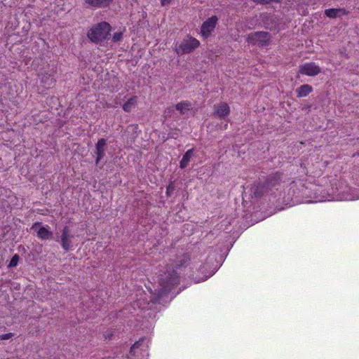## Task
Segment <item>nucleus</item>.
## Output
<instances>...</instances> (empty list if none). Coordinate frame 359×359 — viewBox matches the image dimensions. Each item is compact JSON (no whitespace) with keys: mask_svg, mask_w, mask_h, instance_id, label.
Listing matches in <instances>:
<instances>
[{"mask_svg":"<svg viewBox=\"0 0 359 359\" xmlns=\"http://www.w3.org/2000/svg\"><path fill=\"white\" fill-rule=\"evenodd\" d=\"M200 41L189 35H187L179 43L175 45V51L178 55H184L192 53L199 47Z\"/></svg>","mask_w":359,"mask_h":359,"instance_id":"2","label":"nucleus"},{"mask_svg":"<svg viewBox=\"0 0 359 359\" xmlns=\"http://www.w3.org/2000/svg\"><path fill=\"white\" fill-rule=\"evenodd\" d=\"M122 37H123V32H115L113 34L112 41L114 42H117V41H120L122 39Z\"/></svg>","mask_w":359,"mask_h":359,"instance_id":"20","label":"nucleus"},{"mask_svg":"<svg viewBox=\"0 0 359 359\" xmlns=\"http://www.w3.org/2000/svg\"><path fill=\"white\" fill-rule=\"evenodd\" d=\"M321 72L320 67L315 62H306L299 67L298 74L309 76H315Z\"/></svg>","mask_w":359,"mask_h":359,"instance_id":"6","label":"nucleus"},{"mask_svg":"<svg viewBox=\"0 0 359 359\" xmlns=\"http://www.w3.org/2000/svg\"><path fill=\"white\" fill-rule=\"evenodd\" d=\"M137 103V97L133 96L129 98L123 105V109L126 112H130L135 107Z\"/></svg>","mask_w":359,"mask_h":359,"instance_id":"13","label":"nucleus"},{"mask_svg":"<svg viewBox=\"0 0 359 359\" xmlns=\"http://www.w3.org/2000/svg\"><path fill=\"white\" fill-rule=\"evenodd\" d=\"M278 183V181L277 180H268L266 183V186L267 187H274Z\"/></svg>","mask_w":359,"mask_h":359,"instance_id":"23","label":"nucleus"},{"mask_svg":"<svg viewBox=\"0 0 359 359\" xmlns=\"http://www.w3.org/2000/svg\"><path fill=\"white\" fill-rule=\"evenodd\" d=\"M19 261V256L18 255H15L11 260L10 261V263L8 264L9 267H15L18 265Z\"/></svg>","mask_w":359,"mask_h":359,"instance_id":"19","label":"nucleus"},{"mask_svg":"<svg viewBox=\"0 0 359 359\" xmlns=\"http://www.w3.org/2000/svg\"><path fill=\"white\" fill-rule=\"evenodd\" d=\"M214 114L219 118L226 119L230 114V107L224 102H219L214 106Z\"/></svg>","mask_w":359,"mask_h":359,"instance_id":"7","label":"nucleus"},{"mask_svg":"<svg viewBox=\"0 0 359 359\" xmlns=\"http://www.w3.org/2000/svg\"><path fill=\"white\" fill-rule=\"evenodd\" d=\"M40 226L39 222H35L32 226V229L37 231V236L41 240H48L53 236V233L48 229L44 226L40 227L38 230V226Z\"/></svg>","mask_w":359,"mask_h":359,"instance_id":"9","label":"nucleus"},{"mask_svg":"<svg viewBox=\"0 0 359 359\" xmlns=\"http://www.w3.org/2000/svg\"><path fill=\"white\" fill-rule=\"evenodd\" d=\"M91 7L106 8L109 6L114 0H84Z\"/></svg>","mask_w":359,"mask_h":359,"instance_id":"11","label":"nucleus"},{"mask_svg":"<svg viewBox=\"0 0 359 359\" xmlns=\"http://www.w3.org/2000/svg\"><path fill=\"white\" fill-rule=\"evenodd\" d=\"M192 156L193 149H189L185 153L180 163V166L181 168H184L185 167L187 166Z\"/></svg>","mask_w":359,"mask_h":359,"instance_id":"15","label":"nucleus"},{"mask_svg":"<svg viewBox=\"0 0 359 359\" xmlns=\"http://www.w3.org/2000/svg\"><path fill=\"white\" fill-rule=\"evenodd\" d=\"M172 0H161V4L163 6L168 5Z\"/></svg>","mask_w":359,"mask_h":359,"instance_id":"25","label":"nucleus"},{"mask_svg":"<svg viewBox=\"0 0 359 359\" xmlns=\"http://www.w3.org/2000/svg\"><path fill=\"white\" fill-rule=\"evenodd\" d=\"M42 82L49 88L55 83V80L53 77L43 76L42 78Z\"/></svg>","mask_w":359,"mask_h":359,"instance_id":"16","label":"nucleus"},{"mask_svg":"<svg viewBox=\"0 0 359 359\" xmlns=\"http://www.w3.org/2000/svg\"><path fill=\"white\" fill-rule=\"evenodd\" d=\"M13 334L11 333V332L7 333V334H1L0 335V340H7V339H9L11 337H13Z\"/></svg>","mask_w":359,"mask_h":359,"instance_id":"22","label":"nucleus"},{"mask_svg":"<svg viewBox=\"0 0 359 359\" xmlns=\"http://www.w3.org/2000/svg\"><path fill=\"white\" fill-rule=\"evenodd\" d=\"M73 237L74 236L71 233L69 227H64L61 236V245L64 250H69L71 248Z\"/></svg>","mask_w":359,"mask_h":359,"instance_id":"8","label":"nucleus"},{"mask_svg":"<svg viewBox=\"0 0 359 359\" xmlns=\"http://www.w3.org/2000/svg\"><path fill=\"white\" fill-rule=\"evenodd\" d=\"M104 156V150L97 151V159L96 163H97Z\"/></svg>","mask_w":359,"mask_h":359,"instance_id":"21","label":"nucleus"},{"mask_svg":"<svg viewBox=\"0 0 359 359\" xmlns=\"http://www.w3.org/2000/svg\"><path fill=\"white\" fill-rule=\"evenodd\" d=\"M218 22V18L212 15L205 20L201 27V34L204 38L209 37L215 30Z\"/></svg>","mask_w":359,"mask_h":359,"instance_id":"4","label":"nucleus"},{"mask_svg":"<svg viewBox=\"0 0 359 359\" xmlns=\"http://www.w3.org/2000/svg\"><path fill=\"white\" fill-rule=\"evenodd\" d=\"M271 36L266 32H256L248 35L247 41L252 45L266 46L271 43Z\"/></svg>","mask_w":359,"mask_h":359,"instance_id":"3","label":"nucleus"},{"mask_svg":"<svg viewBox=\"0 0 359 359\" xmlns=\"http://www.w3.org/2000/svg\"><path fill=\"white\" fill-rule=\"evenodd\" d=\"M105 144H106V140L102 138V139L99 140L96 144L97 151L104 150Z\"/></svg>","mask_w":359,"mask_h":359,"instance_id":"18","label":"nucleus"},{"mask_svg":"<svg viewBox=\"0 0 359 359\" xmlns=\"http://www.w3.org/2000/svg\"><path fill=\"white\" fill-rule=\"evenodd\" d=\"M176 109L182 114H187L192 108V105L189 102H181L176 104Z\"/></svg>","mask_w":359,"mask_h":359,"instance_id":"14","label":"nucleus"},{"mask_svg":"<svg viewBox=\"0 0 359 359\" xmlns=\"http://www.w3.org/2000/svg\"><path fill=\"white\" fill-rule=\"evenodd\" d=\"M348 14L346 9L342 8H329L325 11V15L330 18H340Z\"/></svg>","mask_w":359,"mask_h":359,"instance_id":"10","label":"nucleus"},{"mask_svg":"<svg viewBox=\"0 0 359 359\" xmlns=\"http://www.w3.org/2000/svg\"><path fill=\"white\" fill-rule=\"evenodd\" d=\"M111 31V26L106 22H102L93 26L88 32V38L93 43H99L105 40Z\"/></svg>","mask_w":359,"mask_h":359,"instance_id":"1","label":"nucleus"},{"mask_svg":"<svg viewBox=\"0 0 359 359\" xmlns=\"http://www.w3.org/2000/svg\"><path fill=\"white\" fill-rule=\"evenodd\" d=\"M179 283L180 278L177 273L175 271L165 273L161 280V285L165 287V289L168 290L174 286L177 285Z\"/></svg>","mask_w":359,"mask_h":359,"instance_id":"5","label":"nucleus"},{"mask_svg":"<svg viewBox=\"0 0 359 359\" xmlns=\"http://www.w3.org/2000/svg\"><path fill=\"white\" fill-rule=\"evenodd\" d=\"M189 260V259L187 257L184 256L176 262L175 266L180 267L185 266L188 263Z\"/></svg>","mask_w":359,"mask_h":359,"instance_id":"17","label":"nucleus"},{"mask_svg":"<svg viewBox=\"0 0 359 359\" xmlns=\"http://www.w3.org/2000/svg\"><path fill=\"white\" fill-rule=\"evenodd\" d=\"M138 346H139V342H137V343L133 344V346H132L131 349H134L135 348H137Z\"/></svg>","mask_w":359,"mask_h":359,"instance_id":"26","label":"nucleus"},{"mask_svg":"<svg viewBox=\"0 0 359 359\" xmlns=\"http://www.w3.org/2000/svg\"><path fill=\"white\" fill-rule=\"evenodd\" d=\"M313 91V88L309 84H303L296 89L297 97H304Z\"/></svg>","mask_w":359,"mask_h":359,"instance_id":"12","label":"nucleus"},{"mask_svg":"<svg viewBox=\"0 0 359 359\" xmlns=\"http://www.w3.org/2000/svg\"><path fill=\"white\" fill-rule=\"evenodd\" d=\"M173 190H174V186L172 184H169L167 187L166 194L168 196H170V194L173 191Z\"/></svg>","mask_w":359,"mask_h":359,"instance_id":"24","label":"nucleus"}]
</instances>
